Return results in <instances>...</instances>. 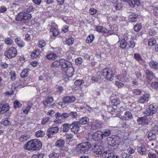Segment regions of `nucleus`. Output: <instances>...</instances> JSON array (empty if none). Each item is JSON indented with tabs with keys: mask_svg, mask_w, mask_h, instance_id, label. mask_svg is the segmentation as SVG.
Masks as SVG:
<instances>
[{
	"mask_svg": "<svg viewBox=\"0 0 158 158\" xmlns=\"http://www.w3.org/2000/svg\"><path fill=\"white\" fill-rule=\"evenodd\" d=\"M42 144L40 140L37 139H31L28 141L24 147L25 149L28 151H37L42 148Z\"/></svg>",
	"mask_w": 158,
	"mask_h": 158,
	"instance_id": "obj_1",
	"label": "nucleus"
},
{
	"mask_svg": "<svg viewBox=\"0 0 158 158\" xmlns=\"http://www.w3.org/2000/svg\"><path fill=\"white\" fill-rule=\"evenodd\" d=\"M64 64L62 65L64 67L61 70L64 72L67 78H69L73 75L74 69L72 67V63L69 61L65 60V63Z\"/></svg>",
	"mask_w": 158,
	"mask_h": 158,
	"instance_id": "obj_2",
	"label": "nucleus"
},
{
	"mask_svg": "<svg viewBox=\"0 0 158 158\" xmlns=\"http://www.w3.org/2000/svg\"><path fill=\"white\" fill-rule=\"evenodd\" d=\"M91 147L89 142H83L78 144L77 146L76 150L78 153H84L87 152Z\"/></svg>",
	"mask_w": 158,
	"mask_h": 158,
	"instance_id": "obj_3",
	"label": "nucleus"
},
{
	"mask_svg": "<svg viewBox=\"0 0 158 158\" xmlns=\"http://www.w3.org/2000/svg\"><path fill=\"white\" fill-rule=\"evenodd\" d=\"M17 53L16 48L13 47H11L6 49L4 54L6 57L9 59H11L15 57L17 55Z\"/></svg>",
	"mask_w": 158,
	"mask_h": 158,
	"instance_id": "obj_4",
	"label": "nucleus"
},
{
	"mask_svg": "<svg viewBox=\"0 0 158 158\" xmlns=\"http://www.w3.org/2000/svg\"><path fill=\"white\" fill-rule=\"evenodd\" d=\"M102 75L105 78L111 81L112 77L114 75V73L112 69L106 68L103 70Z\"/></svg>",
	"mask_w": 158,
	"mask_h": 158,
	"instance_id": "obj_5",
	"label": "nucleus"
},
{
	"mask_svg": "<svg viewBox=\"0 0 158 158\" xmlns=\"http://www.w3.org/2000/svg\"><path fill=\"white\" fill-rule=\"evenodd\" d=\"M102 123L99 121L94 120L92 122H89L87 124L88 127L91 130H95L102 126Z\"/></svg>",
	"mask_w": 158,
	"mask_h": 158,
	"instance_id": "obj_6",
	"label": "nucleus"
},
{
	"mask_svg": "<svg viewBox=\"0 0 158 158\" xmlns=\"http://www.w3.org/2000/svg\"><path fill=\"white\" fill-rule=\"evenodd\" d=\"M50 31L52 35L51 36V38L54 40L56 36L60 33V31L58 28L57 26L55 23L53 22L51 23Z\"/></svg>",
	"mask_w": 158,
	"mask_h": 158,
	"instance_id": "obj_7",
	"label": "nucleus"
},
{
	"mask_svg": "<svg viewBox=\"0 0 158 158\" xmlns=\"http://www.w3.org/2000/svg\"><path fill=\"white\" fill-rule=\"evenodd\" d=\"M157 110V107L154 104H151L146 109L144 112L146 116L152 115L156 113Z\"/></svg>",
	"mask_w": 158,
	"mask_h": 158,
	"instance_id": "obj_8",
	"label": "nucleus"
},
{
	"mask_svg": "<svg viewBox=\"0 0 158 158\" xmlns=\"http://www.w3.org/2000/svg\"><path fill=\"white\" fill-rule=\"evenodd\" d=\"M31 17V14L21 12L18 14L16 16L15 19L17 21H21L23 20L30 19Z\"/></svg>",
	"mask_w": 158,
	"mask_h": 158,
	"instance_id": "obj_9",
	"label": "nucleus"
},
{
	"mask_svg": "<svg viewBox=\"0 0 158 158\" xmlns=\"http://www.w3.org/2000/svg\"><path fill=\"white\" fill-rule=\"evenodd\" d=\"M102 156L104 158H119V156L114 154L110 149L108 151H104Z\"/></svg>",
	"mask_w": 158,
	"mask_h": 158,
	"instance_id": "obj_10",
	"label": "nucleus"
},
{
	"mask_svg": "<svg viewBox=\"0 0 158 158\" xmlns=\"http://www.w3.org/2000/svg\"><path fill=\"white\" fill-rule=\"evenodd\" d=\"M107 140L108 144L107 148H110L111 150L114 149L115 147L118 145L117 142L115 139L111 137H108L107 138Z\"/></svg>",
	"mask_w": 158,
	"mask_h": 158,
	"instance_id": "obj_11",
	"label": "nucleus"
},
{
	"mask_svg": "<svg viewBox=\"0 0 158 158\" xmlns=\"http://www.w3.org/2000/svg\"><path fill=\"white\" fill-rule=\"evenodd\" d=\"M0 108L1 109L0 113L2 114L8 111L9 110L10 107L8 103L3 102L0 103Z\"/></svg>",
	"mask_w": 158,
	"mask_h": 158,
	"instance_id": "obj_12",
	"label": "nucleus"
},
{
	"mask_svg": "<svg viewBox=\"0 0 158 158\" xmlns=\"http://www.w3.org/2000/svg\"><path fill=\"white\" fill-rule=\"evenodd\" d=\"M77 121H74L71 124V130L74 133H77L80 130V126Z\"/></svg>",
	"mask_w": 158,
	"mask_h": 158,
	"instance_id": "obj_13",
	"label": "nucleus"
},
{
	"mask_svg": "<svg viewBox=\"0 0 158 158\" xmlns=\"http://www.w3.org/2000/svg\"><path fill=\"white\" fill-rule=\"evenodd\" d=\"M102 135V131H97L92 135V138L95 141H98L103 139Z\"/></svg>",
	"mask_w": 158,
	"mask_h": 158,
	"instance_id": "obj_14",
	"label": "nucleus"
},
{
	"mask_svg": "<svg viewBox=\"0 0 158 158\" xmlns=\"http://www.w3.org/2000/svg\"><path fill=\"white\" fill-rule=\"evenodd\" d=\"M136 37L135 36H132L130 40H128L127 41V44L129 47L133 48H134L136 44L135 42L134 41L135 40H136Z\"/></svg>",
	"mask_w": 158,
	"mask_h": 158,
	"instance_id": "obj_15",
	"label": "nucleus"
},
{
	"mask_svg": "<svg viewBox=\"0 0 158 158\" xmlns=\"http://www.w3.org/2000/svg\"><path fill=\"white\" fill-rule=\"evenodd\" d=\"M145 73L146 75L147 78L148 79V83L150 82L151 80L155 78L154 74L149 70L147 69L145 71Z\"/></svg>",
	"mask_w": 158,
	"mask_h": 158,
	"instance_id": "obj_16",
	"label": "nucleus"
},
{
	"mask_svg": "<svg viewBox=\"0 0 158 158\" xmlns=\"http://www.w3.org/2000/svg\"><path fill=\"white\" fill-rule=\"evenodd\" d=\"M65 60L62 59H61L59 60H56L52 63V67L54 66L57 67L59 66H60L62 69L64 67L62 66V65H64V64L65 63Z\"/></svg>",
	"mask_w": 158,
	"mask_h": 158,
	"instance_id": "obj_17",
	"label": "nucleus"
},
{
	"mask_svg": "<svg viewBox=\"0 0 158 158\" xmlns=\"http://www.w3.org/2000/svg\"><path fill=\"white\" fill-rule=\"evenodd\" d=\"M128 19L131 22H138L139 20V15L134 14L130 15L129 16Z\"/></svg>",
	"mask_w": 158,
	"mask_h": 158,
	"instance_id": "obj_18",
	"label": "nucleus"
},
{
	"mask_svg": "<svg viewBox=\"0 0 158 158\" xmlns=\"http://www.w3.org/2000/svg\"><path fill=\"white\" fill-rule=\"evenodd\" d=\"M102 147L99 146L98 145L95 144L94 145V152L96 154V155H100V156H101L103 152V151L102 150L101 148Z\"/></svg>",
	"mask_w": 158,
	"mask_h": 158,
	"instance_id": "obj_19",
	"label": "nucleus"
},
{
	"mask_svg": "<svg viewBox=\"0 0 158 158\" xmlns=\"http://www.w3.org/2000/svg\"><path fill=\"white\" fill-rule=\"evenodd\" d=\"M134 58L136 61L141 64H144L145 62V61L142 58L141 55L138 53H135L134 54Z\"/></svg>",
	"mask_w": 158,
	"mask_h": 158,
	"instance_id": "obj_20",
	"label": "nucleus"
},
{
	"mask_svg": "<svg viewBox=\"0 0 158 158\" xmlns=\"http://www.w3.org/2000/svg\"><path fill=\"white\" fill-rule=\"evenodd\" d=\"M75 100V98L73 96H67L63 98V101L64 103L69 104L74 102Z\"/></svg>",
	"mask_w": 158,
	"mask_h": 158,
	"instance_id": "obj_21",
	"label": "nucleus"
},
{
	"mask_svg": "<svg viewBox=\"0 0 158 158\" xmlns=\"http://www.w3.org/2000/svg\"><path fill=\"white\" fill-rule=\"evenodd\" d=\"M89 119L87 117H83L80 118L78 119V121H77L78 123L81 126V125H85L89 123Z\"/></svg>",
	"mask_w": 158,
	"mask_h": 158,
	"instance_id": "obj_22",
	"label": "nucleus"
},
{
	"mask_svg": "<svg viewBox=\"0 0 158 158\" xmlns=\"http://www.w3.org/2000/svg\"><path fill=\"white\" fill-rule=\"evenodd\" d=\"M133 118V116L131 112L129 111H126L124 114V115L120 118V119L123 120H130Z\"/></svg>",
	"mask_w": 158,
	"mask_h": 158,
	"instance_id": "obj_23",
	"label": "nucleus"
},
{
	"mask_svg": "<svg viewBox=\"0 0 158 158\" xmlns=\"http://www.w3.org/2000/svg\"><path fill=\"white\" fill-rule=\"evenodd\" d=\"M137 150L138 152L140 155H146L147 154V149L144 146H141L137 147Z\"/></svg>",
	"mask_w": 158,
	"mask_h": 158,
	"instance_id": "obj_24",
	"label": "nucleus"
},
{
	"mask_svg": "<svg viewBox=\"0 0 158 158\" xmlns=\"http://www.w3.org/2000/svg\"><path fill=\"white\" fill-rule=\"evenodd\" d=\"M150 95L147 94H145L142 96L138 101V102L141 103H143L148 101Z\"/></svg>",
	"mask_w": 158,
	"mask_h": 158,
	"instance_id": "obj_25",
	"label": "nucleus"
},
{
	"mask_svg": "<svg viewBox=\"0 0 158 158\" xmlns=\"http://www.w3.org/2000/svg\"><path fill=\"white\" fill-rule=\"evenodd\" d=\"M139 124H146L148 123V120L146 116H143L139 118L137 120Z\"/></svg>",
	"mask_w": 158,
	"mask_h": 158,
	"instance_id": "obj_26",
	"label": "nucleus"
},
{
	"mask_svg": "<svg viewBox=\"0 0 158 158\" xmlns=\"http://www.w3.org/2000/svg\"><path fill=\"white\" fill-rule=\"evenodd\" d=\"M27 106L25 109H24L23 111V112L26 114H27L28 113L30 110L31 108L33 103L32 102H27Z\"/></svg>",
	"mask_w": 158,
	"mask_h": 158,
	"instance_id": "obj_27",
	"label": "nucleus"
},
{
	"mask_svg": "<svg viewBox=\"0 0 158 158\" xmlns=\"http://www.w3.org/2000/svg\"><path fill=\"white\" fill-rule=\"evenodd\" d=\"M30 137L29 135L27 134H22L19 138V140L21 142L26 141Z\"/></svg>",
	"mask_w": 158,
	"mask_h": 158,
	"instance_id": "obj_28",
	"label": "nucleus"
},
{
	"mask_svg": "<svg viewBox=\"0 0 158 158\" xmlns=\"http://www.w3.org/2000/svg\"><path fill=\"white\" fill-rule=\"evenodd\" d=\"M127 41L119 39L117 43L119 47L122 49H124L127 46Z\"/></svg>",
	"mask_w": 158,
	"mask_h": 158,
	"instance_id": "obj_29",
	"label": "nucleus"
},
{
	"mask_svg": "<svg viewBox=\"0 0 158 158\" xmlns=\"http://www.w3.org/2000/svg\"><path fill=\"white\" fill-rule=\"evenodd\" d=\"M59 130V128L56 126H53L51 127H50V138L51 135H53L54 134L57 133Z\"/></svg>",
	"mask_w": 158,
	"mask_h": 158,
	"instance_id": "obj_30",
	"label": "nucleus"
},
{
	"mask_svg": "<svg viewBox=\"0 0 158 158\" xmlns=\"http://www.w3.org/2000/svg\"><path fill=\"white\" fill-rule=\"evenodd\" d=\"M15 42L19 47L22 48L25 45V43L19 37H17L15 39Z\"/></svg>",
	"mask_w": 158,
	"mask_h": 158,
	"instance_id": "obj_31",
	"label": "nucleus"
},
{
	"mask_svg": "<svg viewBox=\"0 0 158 158\" xmlns=\"http://www.w3.org/2000/svg\"><path fill=\"white\" fill-rule=\"evenodd\" d=\"M150 67L154 69H158V62L154 60H152L149 63Z\"/></svg>",
	"mask_w": 158,
	"mask_h": 158,
	"instance_id": "obj_32",
	"label": "nucleus"
},
{
	"mask_svg": "<svg viewBox=\"0 0 158 158\" xmlns=\"http://www.w3.org/2000/svg\"><path fill=\"white\" fill-rule=\"evenodd\" d=\"M64 43L69 46L72 45L74 42V39L73 37L66 39L63 40Z\"/></svg>",
	"mask_w": 158,
	"mask_h": 158,
	"instance_id": "obj_33",
	"label": "nucleus"
},
{
	"mask_svg": "<svg viewBox=\"0 0 158 158\" xmlns=\"http://www.w3.org/2000/svg\"><path fill=\"white\" fill-rule=\"evenodd\" d=\"M118 35L119 39L121 40H123L124 41H127L129 39L128 35L127 33H123L120 35Z\"/></svg>",
	"mask_w": 158,
	"mask_h": 158,
	"instance_id": "obj_34",
	"label": "nucleus"
},
{
	"mask_svg": "<svg viewBox=\"0 0 158 158\" xmlns=\"http://www.w3.org/2000/svg\"><path fill=\"white\" fill-rule=\"evenodd\" d=\"M40 52L39 49L35 50L32 52L31 56L32 58H36L40 55Z\"/></svg>",
	"mask_w": 158,
	"mask_h": 158,
	"instance_id": "obj_35",
	"label": "nucleus"
},
{
	"mask_svg": "<svg viewBox=\"0 0 158 158\" xmlns=\"http://www.w3.org/2000/svg\"><path fill=\"white\" fill-rule=\"evenodd\" d=\"M120 102L119 100L117 98L113 99L111 101L112 105L118 108H120L119 106Z\"/></svg>",
	"mask_w": 158,
	"mask_h": 158,
	"instance_id": "obj_36",
	"label": "nucleus"
},
{
	"mask_svg": "<svg viewBox=\"0 0 158 158\" xmlns=\"http://www.w3.org/2000/svg\"><path fill=\"white\" fill-rule=\"evenodd\" d=\"M118 30V27L116 25L114 24L112 26L110 27V30H109L110 33V35L113 34H115L117 31Z\"/></svg>",
	"mask_w": 158,
	"mask_h": 158,
	"instance_id": "obj_37",
	"label": "nucleus"
},
{
	"mask_svg": "<svg viewBox=\"0 0 158 158\" xmlns=\"http://www.w3.org/2000/svg\"><path fill=\"white\" fill-rule=\"evenodd\" d=\"M64 141L62 139H59L57 140L56 143L55 145L56 146L59 148H63V146H64Z\"/></svg>",
	"mask_w": 158,
	"mask_h": 158,
	"instance_id": "obj_38",
	"label": "nucleus"
},
{
	"mask_svg": "<svg viewBox=\"0 0 158 158\" xmlns=\"http://www.w3.org/2000/svg\"><path fill=\"white\" fill-rule=\"evenodd\" d=\"M103 138L104 137H106L109 136L111 134V130L109 129H106L102 131Z\"/></svg>",
	"mask_w": 158,
	"mask_h": 158,
	"instance_id": "obj_39",
	"label": "nucleus"
},
{
	"mask_svg": "<svg viewBox=\"0 0 158 158\" xmlns=\"http://www.w3.org/2000/svg\"><path fill=\"white\" fill-rule=\"evenodd\" d=\"M71 124L68 123H65L62 125L63 131V132H66L68 131L70 129H71Z\"/></svg>",
	"mask_w": 158,
	"mask_h": 158,
	"instance_id": "obj_40",
	"label": "nucleus"
},
{
	"mask_svg": "<svg viewBox=\"0 0 158 158\" xmlns=\"http://www.w3.org/2000/svg\"><path fill=\"white\" fill-rule=\"evenodd\" d=\"M148 137L150 140L155 139L156 138V132L153 131H150L148 135Z\"/></svg>",
	"mask_w": 158,
	"mask_h": 158,
	"instance_id": "obj_41",
	"label": "nucleus"
},
{
	"mask_svg": "<svg viewBox=\"0 0 158 158\" xmlns=\"http://www.w3.org/2000/svg\"><path fill=\"white\" fill-rule=\"evenodd\" d=\"M11 123V122L8 118H6L3 119L1 123V124L5 126L10 125Z\"/></svg>",
	"mask_w": 158,
	"mask_h": 158,
	"instance_id": "obj_42",
	"label": "nucleus"
},
{
	"mask_svg": "<svg viewBox=\"0 0 158 158\" xmlns=\"http://www.w3.org/2000/svg\"><path fill=\"white\" fill-rule=\"evenodd\" d=\"M29 72V69H24L21 72L20 74L21 77L22 78L27 77L28 75V73Z\"/></svg>",
	"mask_w": 158,
	"mask_h": 158,
	"instance_id": "obj_43",
	"label": "nucleus"
},
{
	"mask_svg": "<svg viewBox=\"0 0 158 158\" xmlns=\"http://www.w3.org/2000/svg\"><path fill=\"white\" fill-rule=\"evenodd\" d=\"M100 79V76L98 75H95L91 77L90 80L92 83H94L95 82L98 81Z\"/></svg>",
	"mask_w": 158,
	"mask_h": 158,
	"instance_id": "obj_44",
	"label": "nucleus"
},
{
	"mask_svg": "<svg viewBox=\"0 0 158 158\" xmlns=\"http://www.w3.org/2000/svg\"><path fill=\"white\" fill-rule=\"evenodd\" d=\"M156 43V41L154 38H151L148 40V44L149 46H154Z\"/></svg>",
	"mask_w": 158,
	"mask_h": 158,
	"instance_id": "obj_45",
	"label": "nucleus"
},
{
	"mask_svg": "<svg viewBox=\"0 0 158 158\" xmlns=\"http://www.w3.org/2000/svg\"><path fill=\"white\" fill-rule=\"evenodd\" d=\"M94 38V36L93 34H91L87 37L86 40V42L87 43H90L92 42Z\"/></svg>",
	"mask_w": 158,
	"mask_h": 158,
	"instance_id": "obj_46",
	"label": "nucleus"
},
{
	"mask_svg": "<svg viewBox=\"0 0 158 158\" xmlns=\"http://www.w3.org/2000/svg\"><path fill=\"white\" fill-rule=\"evenodd\" d=\"M142 28V25L141 23H137L134 27V29L135 31H139Z\"/></svg>",
	"mask_w": 158,
	"mask_h": 158,
	"instance_id": "obj_47",
	"label": "nucleus"
},
{
	"mask_svg": "<svg viewBox=\"0 0 158 158\" xmlns=\"http://www.w3.org/2000/svg\"><path fill=\"white\" fill-rule=\"evenodd\" d=\"M117 79L118 80L123 82L126 81L128 80V78L127 77H124L123 75L122 74L118 75Z\"/></svg>",
	"mask_w": 158,
	"mask_h": 158,
	"instance_id": "obj_48",
	"label": "nucleus"
},
{
	"mask_svg": "<svg viewBox=\"0 0 158 158\" xmlns=\"http://www.w3.org/2000/svg\"><path fill=\"white\" fill-rule=\"evenodd\" d=\"M103 34V35L105 36H107L110 35V31L109 30H107L105 28H103L101 32Z\"/></svg>",
	"mask_w": 158,
	"mask_h": 158,
	"instance_id": "obj_49",
	"label": "nucleus"
},
{
	"mask_svg": "<svg viewBox=\"0 0 158 158\" xmlns=\"http://www.w3.org/2000/svg\"><path fill=\"white\" fill-rule=\"evenodd\" d=\"M44 134V132L41 130H39L35 133V135L37 137H42Z\"/></svg>",
	"mask_w": 158,
	"mask_h": 158,
	"instance_id": "obj_50",
	"label": "nucleus"
},
{
	"mask_svg": "<svg viewBox=\"0 0 158 158\" xmlns=\"http://www.w3.org/2000/svg\"><path fill=\"white\" fill-rule=\"evenodd\" d=\"M10 78L13 81L15 80L16 78V75L14 71H11L10 73Z\"/></svg>",
	"mask_w": 158,
	"mask_h": 158,
	"instance_id": "obj_51",
	"label": "nucleus"
},
{
	"mask_svg": "<svg viewBox=\"0 0 158 158\" xmlns=\"http://www.w3.org/2000/svg\"><path fill=\"white\" fill-rule=\"evenodd\" d=\"M45 41L42 40H40L38 42V46L40 48H42L45 46Z\"/></svg>",
	"mask_w": 158,
	"mask_h": 158,
	"instance_id": "obj_52",
	"label": "nucleus"
},
{
	"mask_svg": "<svg viewBox=\"0 0 158 158\" xmlns=\"http://www.w3.org/2000/svg\"><path fill=\"white\" fill-rule=\"evenodd\" d=\"M69 116L72 118H76L78 116V114L77 112L74 111L70 112L69 114Z\"/></svg>",
	"mask_w": 158,
	"mask_h": 158,
	"instance_id": "obj_53",
	"label": "nucleus"
},
{
	"mask_svg": "<svg viewBox=\"0 0 158 158\" xmlns=\"http://www.w3.org/2000/svg\"><path fill=\"white\" fill-rule=\"evenodd\" d=\"M132 93L134 95H139L141 94L142 91L140 89H136L132 90Z\"/></svg>",
	"mask_w": 158,
	"mask_h": 158,
	"instance_id": "obj_54",
	"label": "nucleus"
},
{
	"mask_svg": "<svg viewBox=\"0 0 158 158\" xmlns=\"http://www.w3.org/2000/svg\"><path fill=\"white\" fill-rule=\"evenodd\" d=\"M157 28H153L150 30L149 31V34L151 35H155L157 34Z\"/></svg>",
	"mask_w": 158,
	"mask_h": 158,
	"instance_id": "obj_55",
	"label": "nucleus"
},
{
	"mask_svg": "<svg viewBox=\"0 0 158 158\" xmlns=\"http://www.w3.org/2000/svg\"><path fill=\"white\" fill-rule=\"evenodd\" d=\"M126 120H123L122 119H121L119 122V123L121 124V127L123 128L127 127L128 125L126 121Z\"/></svg>",
	"mask_w": 158,
	"mask_h": 158,
	"instance_id": "obj_56",
	"label": "nucleus"
},
{
	"mask_svg": "<svg viewBox=\"0 0 158 158\" xmlns=\"http://www.w3.org/2000/svg\"><path fill=\"white\" fill-rule=\"evenodd\" d=\"M76 64L77 65H80L83 62V60L81 58L79 57L75 60Z\"/></svg>",
	"mask_w": 158,
	"mask_h": 158,
	"instance_id": "obj_57",
	"label": "nucleus"
},
{
	"mask_svg": "<svg viewBox=\"0 0 158 158\" xmlns=\"http://www.w3.org/2000/svg\"><path fill=\"white\" fill-rule=\"evenodd\" d=\"M84 82V81L82 79H78L76 80L74 82V84L77 86H80Z\"/></svg>",
	"mask_w": 158,
	"mask_h": 158,
	"instance_id": "obj_58",
	"label": "nucleus"
},
{
	"mask_svg": "<svg viewBox=\"0 0 158 158\" xmlns=\"http://www.w3.org/2000/svg\"><path fill=\"white\" fill-rule=\"evenodd\" d=\"M4 41L6 44L8 45H11L13 43L12 40L11 39L9 38H5Z\"/></svg>",
	"mask_w": 158,
	"mask_h": 158,
	"instance_id": "obj_59",
	"label": "nucleus"
},
{
	"mask_svg": "<svg viewBox=\"0 0 158 158\" xmlns=\"http://www.w3.org/2000/svg\"><path fill=\"white\" fill-rule=\"evenodd\" d=\"M44 154L42 153H37L32 156L31 158H43Z\"/></svg>",
	"mask_w": 158,
	"mask_h": 158,
	"instance_id": "obj_60",
	"label": "nucleus"
},
{
	"mask_svg": "<svg viewBox=\"0 0 158 158\" xmlns=\"http://www.w3.org/2000/svg\"><path fill=\"white\" fill-rule=\"evenodd\" d=\"M152 9H153V15L156 16H158V7H153Z\"/></svg>",
	"mask_w": 158,
	"mask_h": 158,
	"instance_id": "obj_61",
	"label": "nucleus"
},
{
	"mask_svg": "<svg viewBox=\"0 0 158 158\" xmlns=\"http://www.w3.org/2000/svg\"><path fill=\"white\" fill-rule=\"evenodd\" d=\"M152 87L155 89H158V82L157 81H154L152 83Z\"/></svg>",
	"mask_w": 158,
	"mask_h": 158,
	"instance_id": "obj_62",
	"label": "nucleus"
},
{
	"mask_svg": "<svg viewBox=\"0 0 158 158\" xmlns=\"http://www.w3.org/2000/svg\"><path fill=\"white\" fill-rule=\"evenodd\" d=\"M148 156L149 158H156V154L152 152H150L148 153Z\"/></svg>",
	"mask_w": 158,
	"mask_h": 158,
	"instance_id": "obj_63",
	"label": "nucleus"
},
{
	"mask_svg": "<svg viewBox=\"0 0 158 158\" xmlns=\"http://www.w3.org/2000/svg\"><path fill=\"white\" fill-rule=\"evenodd\" d=\"M69 116V114L66 112H63L61 114V118L63 119H65Z\"/></svg>",
	"mask_w": 158,
	"mask_h": 158,
	"instance_id": "obj_64",
	"label": "nucleus"
}]
</instances>
